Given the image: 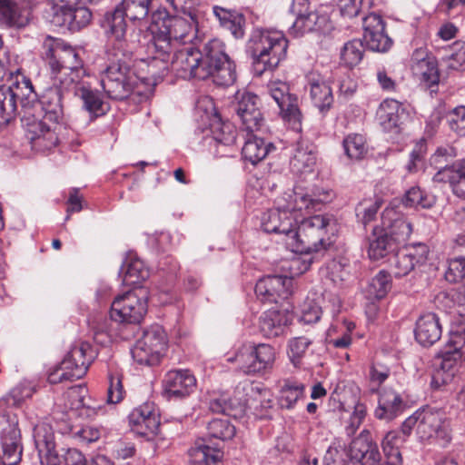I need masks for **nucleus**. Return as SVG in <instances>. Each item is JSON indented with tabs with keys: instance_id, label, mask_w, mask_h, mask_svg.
I'll return each instance as SVG.
<instances>
[{
	"instance_id": "c03bdc74",
	"label": "nucleus",
	"mask_w": 465,
	"mask_h": 465,
	"mask_svg": "<svg viewBox=\"0 0 465 465\" xmlns=\"http://www.w3.org/2000/svg\"><path fill=\"white\" fill-rule=\"evenodd\" d=\"M156 0H123L119 5L125 12V15L131 21H142L152 13V23L155 24L156 14L154 12V2Z\"/></svg>"
},
{
	"instance_id": "4c0bfd02",
	"label": "nucleus",
	"mask_w": 465,
	"mask_h": 465,
	"mask_svg": "<svg viewBox=\"0 0 465 465\" xmlns=\"http://www.w3.org/2000/svg\"><path fill=\"white\" fill-rule=\"evenodd\" d=\"M31 18L28 6L18 7L12 0H0V23L9 26L24 27Z\"/></svg>"
},
{
	"instance_id": "8fccbe9b",
	"label": "nucleus",
	"mask_w": 465,
	"mask_h": 465,
	"mask_svg": "<svg viewBox=\"0 0 465 465\" xmlns=\"http://www.w3.org/2000/svg\"><path fill=\"white\" fill-rule=\"evenodd\" d=\"M391 288V275L388 272L380 271L368 283L364 292L371 301L384 298Z\"/></svg>"
},
{
	"instance_id": "e2e57ef3",
	"label": "nucleus",
	"mask_w": 465,
	"mask_h": 465,
	"mask_svg": "<svg viewBox=\"0 0 465 465\" xmlns=\"http://www.w3.org/2000/svg\"><path fill=\"white\" fill-rule=\"evenodd\" d=\"M239 402L232 401L228 395L222 394L218 398L211 400L209 408L213 412L223 413L227 416H236L235 409Z\"/></svg>"
},
{
	"instance_id": "0eeeda50",
	"label": "nucleus",
	"mask_w": 465,
	"mask_h": 465,
	"mask_svg": "<svg viewBox=\"0 0 465 465\" xmlns=\"http://www.w3.org/2000/svg\"><path fill=\"white\" fill-rule=\"evenodd\" d=\"M163 19L162 25L152 30L150 49L153 52L161 51L162 54H171L175 48L190 45L194 37V32L192 24L178 16H168Z\"/></svg>"
},
{
	"instance_id": "680f3d73",
	"label": "nucleus",
	"mask_w": 465,
	"mask_h": 465,
	"mask_svg": "<svg viewBox=\"0 0 465 465\" xmlns=\"http://www.w3.org/2000/svg\"><path fill=\"white\" fill-rule=\"evenodd\" d=\"M445 280L450 283H457L465 278V257L459 256L448 261Z\"/></svg>"
},
{
	"instance_id": "79ce46f5",
	"label": "nucleus",
	"mask_w": 465,
	"mask_h": 465,
	"mask_svg": "<svg viewBox=\"0 0 465 465\" xmlns=\"http://www.w3.org/2000/svg\"><path fill=\"white\" fill-rule=\"evenodd\" d=\"M305 385L294 379H285L281 384L278 403L282 409H293L304 398Z\"/></svg>"
},
{
	"instance_id": "aec40b11",
	"label": "nucleus",
	"mask_w": 465,
	"mask_h": 465,
	"mask_svg": "<svg viewBox=\"0 0 465 465\" xmlns=\"http://www.w3.org/2000/svg\"><path fill=\"white\" fill-rule=\"evenodd\" d=\"M9 85L5 84V91L17 113L18 102L23 110L34 109L38 104L37 94L34 90L31 80L22 74L19 70L9 74Z\"/></svg>"
},
{
	"instance_id": "7ed1b4c3",
	"label": "nucleus",
	"mask_w": 465,
	"mask_h": 465,
	"mask_svg": "<svg viewBox=\"0 0 465 465\" xmlns=\"http://www.w3.org/2000/svg\"><path fill=\"white\" fill-rule=\"evenodd\" d=\"M337 221L331 214H315L302 219L295 226L293 237L289 238V251L300 253L321 252L335 242Z\"/></svg>"
},
{
	"instance_id": "f704fd0d",
	"label": "nucleus",
	"mask_w": 465,
	"mask_h": 465,
	"mask_svg": "<svg viewBox=\"0 0 465 465\" xmlns=\"http://www.w3.org/2000/svg\"><path fill=\"white\" fill-rule=\"evenodd\" d=\"M331 27V25L328 15L310 11L296 17L291 30L295 35H302L311 32L325 34Z\"/></svg>"
},
{
	"instance_id": "4be33fe9",
	"label": "nucleus",
	"mask_w": 465,
	"mask_h": 465,
	"mask_svg": "<svg viewBox=\"0 0 465 465\" xmlns=\"http://www.w3.org/2000/svg\"><path fill=\"white\" fill-rule=\"evenodd\" d=\"M292 278L282 275H267L255 285V293L262 302L277 303L292 294Z\"/></svg>"
},
{
	"instance_id": "c756f323",
	"label": "nucleus",
	"mask_w": 465,
	"mask_h": 465,
	"mask_svg": "<svg viewBox=\"0 0 465 465\" xmlns=\"http://www.w3.org/2000/svg\"><path fill=\"white\" fill-rule=\"evenodd\" d=\"M409 116L406 107L397 100L386 99L377 110V119L386 132L399 128Z\"/></svg>"
},
{
	"instance_id": "f03ea898",
	"label": "nucleus",
	"mask_w": 465,
	"mask_h": 465,
	"mask_svg": "<svg viewBox=\"0 0 465 465\" xmlns=\"http://www.w3.org/2000/svg\"><path fill=\"white\" fill-rule=\"evenodd\" d=\"M53 84L45 90L36 106L44 113L42 119L27 118V139L32 147L37 151L51 150L59 143L58 131L61 130V121L64 116L63 94L70 92Z\"/></svg>"
},
{
	"instance_id": "49530a36",
	"label": "nucleus",
	"mask_w": 465,
	"mask_h": 465,
	"mask_svg": "<svg viewBox=\"0 0 465 465\" xmlns=\"http://www.w3.org/2000/svg\"><path fill=\"white\" fill-rule=\"evenodd\" d=\"M406 440L399 431H389L382 440V450L386 458L387 465H402V457L400 446Z\"/></svg>"
},
{
	"instance_id": "6ab92c4d",
	"label": "nucleus",
	"mask_w": 465,
	"mask_h": 465,
	"mask_svg": "<svg viewBox=\"0 0 465 465\" xmlns=\"http://www.w3.org/2000/svg\"><path fill=\"white\" fill-rule=\"evenodd\" d=\"M9 85L5 84V91L17 113L18 102L23 110L34 109L38 104L37 94L34 90L31 80L22 74L19 70L9 74Z\"/></svg>"
},
{
	"instance_id": "4468645a",
	"label": "nucleus",
	"mask_w": 465,
	"mask_h": 465,
	"mask_svg": "<svg viewBox=\"0 0 465 465\" xmlns=\"http://www.w3.org/2000/svg\"><path fill=\"white\" fill-rule=\"evenodd\" d=\"M465 344V335L459 332H452L446 346L440 350L437 356L436 361L439 369L432 376L431 386L439 388L441 384L446 382V380L452 376V373L447 375V378H441L442 373L451 372L458 365L462 358L461 349Z\"/></svg>"
},
{
	"instance_id": "603ef678",
	"label": "nucleus",
	"mask_w": 465,
	"mask_h": 465,
	"mask_svg": "<svg viewBox=\"0 0 465 465\" xmlns=\"http://www.w3.org/2000/svg\"><path fill=\"white\" fill-rule=\"evenodd\" d=\"M252 342L241 344L232 354L226 355V361L234 363L246 375H252Z\"/></svg>"
},
{
	"instance_id": "bf43d9fd",
	"label": "nucleus",
	"mask_w": 465,
	"mask_h": 465,
	"mask_svg": "<svg viewBox=\"0 0 465 465\" xmlns=\"http://www.w3.org/2000/svg\"><path fill=\"white\" fill-rule=\"evenodd\" d=\"M143 342L139 340L132 349V356L134 360L140 365L153 366L159 363L161 355L154 353V351L151 350L149 346H143Z\"/></svg>"
},
{
	"instance_id": "f8f14e48",
	"label": "nucleus",
	"mask_w": 465,
	"mask_h": 465,
	"mask_svg": "<svg viewBox=\"0 0 465 465\" xmlns=\"http://www.w3.org/2000/svg\"><path fill=\"white\" fill-rule=\"evenodd\" d=\"M125 17V12L119 4L114 10L104 14L101 25L106 34L111 35L110 45L106 54L116 55L117 53L124 52V54L127 56L134 54L137 44L134 41H128L124 37L126 31Z\"/></svg>"
},
{
	"instance_id": "0e129e2a",
	"label": "nucleus",
	"mask_w": 465,
	"mask_h": 465,
	"mask_svg": "<svg viewBox=\"0 0 465 465\" xmlns=\"http://www.w3.org/2000/svg\"><path fill=\"white\" fill-rule=\"evenodd\" d=\"M351 464H353V462L349 458L348 452L338 447L330 446L323 456L322 465Z\"/></svg>"
},
{
	"instance_id": "09e8293b",
	"label": "nucleus",
	"mask_w": 465,
	"mask_h": 465,
	"mask_svg": "<svg viewBox=\"0 0 465 465\" xmlns=\"http://www.w3.org/2000/svg\"><path fill=\"white\" fill-rule=\"evenodd\" d=\"M310 93L313 104L322 113L328 110L333 103L330 85L321 79L310 80Z\"/></svg>"
},
{
	"instance_id": "423d86ee",
	"label": "nucleus",
	"mask_w": 465,
	"mask_h": 465,
	"mask_svg": "<svg viewBox=\"0 0 465 465\" xmlns=\"http://www.w3.org/2000/svg\"><path fill=\"white\" fill-rule=\"evenodd\" d=\"M124 52L107 54L110 64L102 74L101 84L108 97L124 100L133 92L137 76L131 70L134 54L123 55Z\"/></svg>"
},
{
	"instance_id": "5fc2aeb1",
	"label": "nucleus",
	"mask_w": 465,
	"mask_h": 465,
	"mask_svg": "<svg viewBox=\"0 0 465 465\" xmlns=\"http://www.w3.org/2000/svg\"><path fill=\"white\" fill-rule=\"evenodd\" d=\"M211 438L224 441L234 437L236 430L228 419H213L207 425Z\"/></svg>"
},
{
	"instance_id": "1a4fd4ad",
	"label": "nucleus",
	"mask_w": 465,
	"mask_h": 465,
	"mask_svg": "<svg viewBox=\"0 0 465 465\" xmlns=\"http://www.w3.org/2000/svg\"><path fill=\"white\" fill-rule=\"evenodd\" d=\"M148 291L135 287L117 296L112 303L110 316L118 322L140 323L147 312Z\"/></svg>"
},
{
	"instance_id": "ea45409f",
	"label": "nucleus",
	"mask_w": 465,
	"mask_h": 465,
	"mask_svg": "<svg viewBox=\"0 0 465 465\" xmlns=\"http://www.w3.org/2000/svg\"><path fill=\"white\" fill-rule=\"evenodd\" d=\"M189 456L193 465H216L221 460L223 452L218 444L211 446L202 439L196 440L194 446L189 450Z\"/></svg>"
},
{
	"instance_id": "9d476101",
	"label": "nucleus",
	"mask_w": 465,
	"mask_h": 465,
	"mask_svg": "<svg viewBox=\"0 0 465 465\" xmlns=\"http://www.w3.org/2000/svg\"><path fill=\"white\" fill-rule=\"evenodd\" d=\"M300 210L282 205L270 208L262 216V227L264 232L273 233L278 243H282L289 250V238H292L298 224Z\"/></svg>"
},
{
	"instance_id": "5701e85b",
	"label": "nucleus",
	"mask_w": 465,
	"mask_h": 465,
	"mask_svg": "<svg viewBox=\"0 0 465 465\" xmlns=\"http://www.w3.org/2000/svg\"><path fill=\"white\" fill-rule=\"evenodd\" d=\"M418 428L416 432L420 440H430L436 438L448 443L451 437L449 430V425L443 420L442 414L431 410H422L417 411Z\"/></svg>"
},
{
	"instance_id": "412c9836",
	"label": "nucleus",
	"mask_w": 465,
	"mask_h": 465,
	"mask_svg": "<svg viewBox=\"0 0 465 465\" xmlns=\"http://www.w3.org/2000/svg\"><path fill=\"white\" fill-rule=\"evenodd\" d=\"M348 455L353 464L351 465H382L378 445L372 440L369 430H363L353 439L349 446Z\"/></svg>"
},
{
	"instance_id": "3c124183",
	"label": "nucleus",
	"mask_w": 465,
	"mask_h": 465,
	"mask_svg": "<svg viewBox=\"0 0 465 465\" xmlns=\"http://www.w3.org/2000/svg\"><path fill=\"white\" fill-rule=\"evenodd\" d=\"M139 341L143 342V346L151 347L154 353H159L161 356L166 350L168 342L167 334L160 325H152L146 329Z\"/></svg>"
},
{
	"instance_id": "58836bf2",
	"label": "nucleus",
	"mask_w": 465,
	"mask_h": 465,
	"mask_svg": "<svg viewBox=\"0 0 465 465\" xmlns=\"http://www.w3.org/2000/svg\"><path fill=\"white\" fill-rule=\"evenodd\" d=\"M252 375L264 374L272 370L276 351L270 344L252 342Z\"/></svg>"
},
{
	"instance_id": "864d4df0",
	"label": "nucleus",
	"mask_w": 465,
	"mask_h": 465,
	"mask_svg": "<svg viewBox=\"0 0 465 465\" xmlns=\"http://www.w3.org/2000/svg\"><path fill=\"white\" fill-rule=\"evenodd\" d=\"M312 340L307 336L293 337L288 341L287 354L295 367H300Z\"/></svg>"
},
{
	"instance_id": "052dcab7",
	"label": "nucleus",
	"mask_w": 465,
	"mask_h": 465,
	"mask_svg": "<svg viewBox=\"0 0 465 465\" xmlns=\"http://www.w3.org/2000/svg\"><path fill=\"white\" fill-rule=\"evenodd\" d=\"M125 396L122 378L119 375H109V386L106 393V404L115 405L120 403Z\"/></svg>"
},
{
	"instance_id": "20e7f679",
	"label": "nucleus",
	"mask_w": 465,
	"mask_h": 465,
	"mask_svg": "<svg viewBox=\"0 0 465 465\" xmlns=\"http://www.w3.org/2000/svg\"><path fill=\"white\" fill-rule=\"evenodd\" d=\"M288 44L281 31L254 30L247 45L254 74L262 75L267 70L275 69L286 58Z\"/></svg>"
},
{
	"instance_id": "9b49d317",
	"label": "nucleus",
	"mask_w": 465,
	"mask_h": 465,
	"mask_svg": "<svg viewBox=\"0 0 465 465\" xmlns=\"http://www.w3.org/2000/svg\"><path fill=\"white\" fill-rule=\"evenodd\" d=\"M23 446L18 418L14 413L0 415V465H16L22 458Z\"/></svg>"
},
{
	"instance_id": "ddd939ff",
	"label": "nucleus",
	"mask_w": 465,
	"mask_h": 465,
	"mask_svg": "<svg viewBox=\"0 0 465 465\" xmlns=\"http://www.w3.org/2000/svg\"><path fill=\"white\" fill-rule=\"evenodd\" d=\"M267 93L277 104L282 119L293 130H300L302 114L298 107V98L290 94L289 85L280 80L272 81L267 84Z\"/></svg>"
},
{
	"instance_id": "cd10ccee",
	"label": "nucleus",
	"mask_w": 465,
	"mask_h": 465,
	"mask_svg": "<svg viewBox=\"0 0 465 465\" xmlns=\"http://www.w3.org/2000/svg\"><path fill=\"white\" fill-rule=\"evenodd\" d=\"M150 47L151 41H148L146 45L147 58L141 59L136 65L139 69L145 71L146 74L137 75V79L153 81V84H156L163 78L169 70L172 54L169 53L164 54L161 51L153 52Z\"/></svg>"
},
{
	"instance_id": "2eb2a0df",
	"label": "nucleus",
	"mask_w": 465,
	"mask_h": 465,
	"mask_svg": "<svg viewBox=\"0 0 465 465\" xmlns=\"http://www.w3.org/2000/svg\"><path fill=\"white\" fill-rule=\"evenodd\" d=\"M53 9L52 24L67 27L71 31L80 30L92 19V13L85 5L71 0H61V5H56Z\"/></svg>"
},
{
	"instance_id": "a18cd8bd",
	"label": "nucleus",
	"mask_w": 465,
	"mask_h": 465,
	"mask_svg": "<svg viewBox=\"0 0 465 465\" xmlns=\"http://www.w3.org/2000/svg\"><path fill=\"white\" fill-rule=\"evenodd\" d=\"M419 53L413 55L411 70L414 75L431 86L439 82L436 63L430 57L418 58Z\"/></svg>"
},
{
	"instance_id": "a211bd4d",
	"label": "nucleus",
	"mask_w": 465,
	"mask_h": 465,
	"mask_svg": "<svg viewBox=\"0 0 465 465\" xmlns=\"http://www.w3.org/2000/svg\"><path fill=\"white\" fill-rule=\"evenodd\" d=\"M234 110L248 133L259 131L264 119L260 109V98L250 92H238L235 96Z\"/></svg>"
},
{
	"instance_id": "e433bc0d",
	"label": "nucleus",
	"mask_w": 465,
	"mask_h": 465,
	"mask_svg": "<svg viewBox=\"0 0 465 465\" xmlns=\"http://www.w3.org/2000/svg\"><path fill=\"white\" fill-rule=\"evenodd\" d=\"M213 14L219 21L220 25L228 30L234 38L243 37L245 19L241 13L233 9L213 5Z\"/></svg>"
},
{
	"instance_id": "f257e3e1",
	"label": "nucleus",
	"mask_w": 465,
	"mask_h": 465,
	"mask_svg": "<svg viewBox=\"0 0 465 465\" xmlns=\"http://www.w3.org/2000/svg\"><path fill=\"white\" fill-rule=\"evenodd\" d=\"M170 65L183 77L211 78L219 86H229L236 79L235 66L225 53L223 43L218 39L206 43L203 54L191 44L175 48Z\"/></svg>"
},
{
	"instance_id": "b1692460",
	"label": "nucleus",
	"mask_w": 465,
	"mask_h": 465,
	"mask_svg": "<svg viewBox=\"0 0 465 465\" xmlns=\"http://www.w3.org/2000/svg\"><path fill=\"white\" fill-rule=\"evenodd\" d=\"M129 425L138 435L151 438L157 434L160 420L153 402H144L134 408L128 416Z\"/></svg>"
},
{
	"instance_id": "37998d69",
	"label": "nucleus",
	"mask_w": 465,
	"mask_h": 465,
	"mask_svg": "<svg viewBox=\"0 0 465 465\" xmlns=\"http://www.w3.org/2000/svg\"><path fill=\"white\" fill-rule=\"evenodd\" d=\"M396 245L387 232L375 227L369 238L368 255L371 260H380L393 252Z\"/></svg>"
},
{
	"instance_id": "a19ab883",
	"label": "nucleus",
	"mask_w": 465,
	"mask_h": 465,
	"mask_svg": "<svg viewBox=\"0 0 465 465\" xmlns=\"http://www.w3.org/2000/svg\"><path fill=\"white\" fill-rule=\"evenodd\" d=\"M316 155L312 147L304 143H298L291 159L292 171L296 174L309 173L313 171Z\"/></svg>"
},
{
	"instance_id": "13d9d810",
	"label": "nucleus",
	"mask_w": 465,
	"mask_h": 465,
	"mask_svg": "<svg viewBox=\"0 0 465 465\" xmlns=\"http://www.w3.org/2000/svg\"><path fill=\"white\" fill-rule=\"evenodd\" d=\"M427 154V146L424 141H420L415 144L409 154L405 169L409 173H417L425 167V157Z\"/></svg>"
},
{
	"instance_id": "c9c22d12",
	"label": "nucleus",
	"mask_w": 465,
	"mask_h": 465,
	"mask_svg": "<svg viewBox=\"0 0 465 465\" xmlns=\"http://www.w3.org/2000/svg\"><path fill=\"white\" fill-rule=\"evenodd\" d=\"M119 273L123 277V283L127 286L138 285L149 277L143 262L133 253L126 255Z\"/></svg>"
},
{
	"instance_id": "72a5a7b5",
	"label": "nucleus",
	"mask_w": 465,
	"mask_h": 465,
	"mask_svg": "<svg viewBox=\"0 0 465 465\" xmlns=\"http://www.w3.org/2000/svg\"><path fill=\"white\" fill-rule=\"evenodd\" d=\"M405 407L401 394L392 390H384L380 394L374 415L379 420H391L401 415Z\"/></svg>"
},
{
	"instance_id": "6e6552de",
	"label": "nucleus",
	"mask_w": 465,
	"mask_h": 465,
	"mask_svg": "<svg viewBox=\"0 0 465 465\" xmlns=\"http://www.w3.org/2000/svg\"><path fill=\"white\" fill-rule=\"evenodd\" d=\"M33 438L41 465H88L84 456L76 449H67L62 455L55 450L54 432L45 421L34 427Z\"/></svg>"
},
{
	"instance_id": "393cba45",
	"label": "nucleus",
	"mask_w": 465,
	"mask_h": 465,
	"mask_svg": "<svg viewBox=\"0 0 465 465\" xmlns=\"http://www.w3.org/2000/svg\"><path fill=\"white\" fill-rule=\"evenodd\" d=\"M382 229L396 244L404 243L412 232V224L397 210V205H388L381 215Z\"/></svg>"
},
{
	"instance_id": "6e6d98bb",
	"label": "nucleus",
	"mask_w": 465,
	"mask_h": 465,
	"mask_svg": "<svg viewBox=\"0 0 465 465\" xmlns=\"http://www.w3.org/2000/svg\"><path fill=\"white\" fill-rule=\"evenodd\" d=\"M364 53L363 44L361 40L354 39L347 42L341 51V59L345 65L353 67L362 59Z\"/></svg>"
},
{
	"instance_id": "a878e982",
	"label": "nucleus",
	"mask_w": 465,
	"mask_h": 465,
	"mask_svg": "<svg viewBox=\"0 0 465 465\" xmlns=\"http://www.w3.org/2000/svg\"><path fill=\"white\" fill-rule=\"evenodd\" d=\"M163 387L169 399H183L194 391L196 379L189 370H172L165 374Z\"/></svg>"
},
{
	"instance_id": "774afa93",
	"label": "nucleus",
	"mask_w": 465,
	"mask_h": 465,
	"mask_svg": "<svg viewBox=\"0 0 465 465\" xmlns=\"http://www.w3.org/2000/svg\"><path fill=\"white\" fill-rule=\"evenodd\" d=\"M456 154V149L452 146L447 145L439 147L431 155L430 163L439 170L443 168Z\"/></svg>"
},
{
	"instance_id": "338daca9",
	"label": "nucleus",
	"mask_w": 465,
	"mask_h": 465,
	"mask_svg": "<svg viewBox=\"0 0 465 465\" xmlns=\"http://www.w3.org/2000/svg\"><path fill=\"white\" fill-rule=\"evenodd\" d=\"M75 408L79 410L81 416L87 418L105 413L104 407L102 404L90 398L86 399L83 395H79V403L75 405Z\"/></svg>"
},
{
	"instance_id": "2f4dec72",
	"label": "nucleus",
	"mask_w": 465,
	"mask_h": 465,
	"mask_svg": "<svg viewBox=\"0 0 465 465\" xmlns=\"http://www.w3.org/2000/svg\"><path fill=\"white\" fill-rule=\"evenodd\" d=\"M291 317L287 310L271 309L264 312L259 320V329L263 337L267 339L283 335Z\"/></svg>"
},
{
	"instance_id": "473e14b6",
	"label": "nucleus",
	"mask_w": 465,
	"mask_h": 465,
	"mask_svg": "<svg viewBox=\"0 0 465 465\" xmlns=\"http://www.w3.org/2000/svg\"><path fill=\"white\" fill-rule=\"evenodd\" d=\"M442 329L439 317L432 312L421 315L416 322L415 340L423 347H430L441 337Z\"/></svg>"
},
{
	"instance_id": "f3484780",
	"label": "nucleus",
	"mask_w": 465,
	"mask_h": 465,
	"mask_svg": "<svg viewBox=\"0 0 465 465\" xmlns=\"http://www.w3.org/2000/svg\"><path fill=\"white\" fill-rule=\"evenodd\" d=\"M208 119V130L212 136L216 153L221 156H228L233 151V145L236 142L237 130L229 121H223L217 112L212 108L211 114H206Z\"/></svg>"
},
{
	"instance_id": "69168bd1",
	"label": "nucleus",
	"mask_w": 465,
	"mask_h": 465,
	"mask_svg": "<svg viewBox=\"0 0 465 465\" xmlns=\"http://www.w3.org/2000/svg\"><path fill=\"white\" fill-rule=\"evenodd\" d=\"M450 128L460 136L465 135V106H458L446 115Z\"/></svg>"
},
{
	"instance_id": "de8ad7c7",
	"label": "nucleus",
	"mask_w": 465,
	"mask_h": 465,
	"mask_svg": "<svg viewBox=\"0 0 465 465\" xmlns=\"http://www.w3.org/2000/svg\"><path fill=\"white\" fill-rule=\"evenodd\" d=\"M272 147L271 143H266L262 138L252 135L244 143L242 153L246 161L256 164L266 157Z\"/></svg>"
},
{
	"instance_id": "39448f33",
	"label": "nucleus",
	"mask_w": 465,
	"mask_h": 465,
	"mask_svg": "<svg viewBox=\"0 0 465 465\" xmlns=\"http://www.w3.org/2000/svg\"><path fill=\"white\" fill-rule=\"evenodd\" d=\"M53 84L71 90L81 84L87 71L80 53L65 44L57 43L46 53Z\"/></svg>"
},
{
	"instance_id": "bb28decb",
	"label": "nucleus",
	"mask_w": 465,
	"mask_h": 465,
	"mask_svg": "<svg viewBox=\"0 0 465 465\" xmlns=\"http://www.w3.org/2000/svg\"><path fill=\"white\" fill-rule=\"evenodd\" d=\"M363 39L369 49L375 52H386L392 45V40L385 33V24L376 14H370L363 18Z\"/></svg>"
},
{
	"instance_id": "7c9ffc66",
	"label": "nucleus",
	"mask_w": 465,
	"mask_h": 465,
	"mask_svg": "<svg viewBox=\"0 0 465 465\" xmlns=\"http://www.w3.org/2000/svg\"><path fill=\"white\" fill-rule=\"evenodd\" d=\"M71 91L83 101V108L89 114L91 121L104 115L109 111V105L104 103L100 92L92 89L86 82L72 88Z\"/></svg>"
},
{
	"instance_id": "c85d7f7f",
	"label": "nucleus",
	"mask_w": 465,
	"mask_h": 465,
	"mask_svg": "<svg viewBox=\"0 0 465 465\" xmlns=\"http://www.w3.org/2000/svg\"><path fill=\"white\" fill-rule=\"evenodd\" d=\"M94 359V351L88 342L74 344L62 361L63 368L71 371V377L83 378Z\"/></svg>"
},
{
	"instance_id": "4d7b16f0",
	"label": "nucleus",
	"mask_w": 465,
	"mask_h": 465,
	"mask_svg": "<svg viewBox=\"0 0 465 465\" xmlns=\"http://www.w3.org/2000/svg\"><path fill=\"white\" fill-rule=\"evenodd\" d=\"M343 149L350 159L360 160L367 153L365 139L361 134H350L343 140Z\"/></svg>"
},
{
	"instance_id": "dca6fc26",
	"label": "nucleus",
	"mask_w": 465,
	"mask_h": 465,
	"mask_svg": "<svg viewBox=\"0 0 465 465\" xmlns=\"http://www.w3.org/2000/svg\"><path fill=\"white\" fill-rule=\"evenodd\" d=\"M429 248L419 242L397 252L389 259L391 275L401 278L408 275L417 265L423 264L428 258Z\"/></svg>"
}]
</instances>
